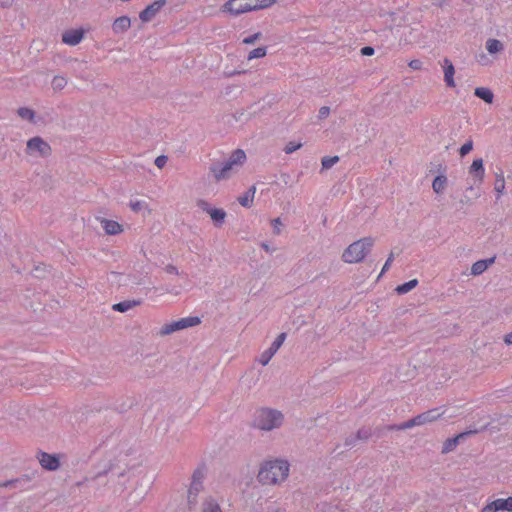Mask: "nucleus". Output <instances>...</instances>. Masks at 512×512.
I'll return each instance as SVG.
<instances>
[{
    "label": "nucleus",
    "instance_id": "1",
    "mask_svg": "<svg viewBox=\"0 0 512 512\" xmlns=\"http://www.w3.org/2000/svg\"><path fill=\"white\" fill-rule=\"evenodd\" d=\"M289 475V464L285 460H269L261 464L257 480L262 485H277L287 479Z\"/></svg>",
    "mask_w": 512,
    "mask_h": 512
},
{
    "label": "nucleus",
    "instance_id": "2",
    "mask_svg": "<svg viewBox=\"0 0 512 512\" xmlns=\"http://www.w3.org/2000/svg\"><path fill=\"white\" fill-rule=\"evenodd\" d=\"M246 154L242 149H236L232 152L228 160L222 165H213L209 171L216 182L229 179L245 163Z\"/></svg>",
    "mask_w": 512,
    "mask_h": 512
},
{
    "label": "nucleus",
    "instance_id": "3",
    "mask_svg": "<svg viewBox=\"0 0 512 512\" xmlns=\"http://www.w3.org/2000/svg\"><path fill=\"white\" fill-rule=\"evenodd\" d=\"M284 421V415L280 410L262 408L257 411L254 426L262 431L278 429Z\"/></svg>",
    "mask_w": 512,
    "mask_h": 512
},
{
    "label": "nucleus",
    "instance_id": "4",
    "mask_svg": "<svg viewBox=\"0 0 512 512\" xmlns=\"http://www.w3.org/2000/svg\"><path fill=\"white\" fill-rule=\"evenodd\" d=\"M373 244L374 240L371 237H365L353 242L343 252L342 260L349 264L361 262Z\"/></svg>",
    "mask_w": 512,
    "mask_h": 512
},
{
    "label": "nucleus",
    "instance_id": "5",
    "mask_svg": "<svg viewBox=\"0 0 512 512\" xmlns=\"http://www.w3.org/2000/svg\"><path fill=\"white\" fill-rule=\"evenodd\" d=\"M25 154L33 158H48L52 154V148L42 137L34 136L26 142Z\"/></svg>",
    "mask_w": 512,
    "mask_h": 512
},
{
    "label": "nucleus",
    "instance_id": "6",
    "mask_svg": "<svg viewBox=\"0 0 512 512\" xmlns=\"http://www.w3.org/2000/svg\"><path fill=\"white\" fill-rule=\"evenodd\" d=\"M201 323V320L197 316H190L181 318L176 321H172L169 323H165L161 326V328L158 330L157 335L160 337H165L168 335L173 334L174 332L197 326Z\"/></svg>",
    "mask_w": 512,
    "mask_h": 512
},
{
    "label": "nucleus",
    "instance_id": "7",
    "mask_svg": "<svg viewBox=\"0 0 512 512\" xmlns=\"http://www.w3.org/2000/svg\"><path fill=\"white\" fill-rule=\"evenodd\" d=\"M205 472L203 468H197L192 474V481L188 489V505L190 509H193L197 504V497L203 490V479Z\"/></svg>",
    "mask_w": 512,
    "mask_h": 512
},
{
    "label": "nucleus",
    "instance_id": "8",
    "mask_svg": "<svg viewBox=\"0 0 512 512\" xmlns=\"http://www.w3.org/2000/svg\"><path fill=\"white\" fill-rule=\"evenodd\" d=\"M125 467L115 466L108 471V483L110 488L115 491H122L127 483V467L128 463H124Z\"/></svg>",
    "mask_w": 512,
    "mask_h": 512
},
{
    "label": "nucleus",
    "instance_id": "9",
    "mask_svg": "<svg viewBox=\"0 0 512 512\" xmlns=\"http://www.w3.org/2000/svg\"><path fill=\"white\" fill-rule=\"evenodd\" d=\"M222 11L240 15L251 11V3L248 0H229L222 6Z\"/></svg>",
    "mask_w": 512,
    "mask_h": 512
},
{
    "label": "nucleus",
    "instance_id": "10",
    "mask_svg": "<svg viewBox=\"0 0 512 512\" xmlns=\"http://www.w3.org/2000/svg\"><path fill=\"white\" fill-rule=\"evenodd\" d=\"M37 460L41 467L48 471H56L60 467V459L55 454H49L43 451H39L36 455Z\"/></svg>",
    "mask_w": 512,
    "mask_h": 512
},
{
    "label": "nucleus",
    "instance_id": "11",
    "mask_svg": "<svg viewBox=\"0 0 512 512\" xmlns=\"http://www.w3.org/2000/svg\"><path fill=\"white\" fill-rule=\"evenodd\" d=\"M153 485V478L149 477L139 482L130 493V497L134 502H141L150 492Z\"/></svg>",
    "mask_w": 512,
    "mask_h": 512
},
{
    "label": "nucleus",
    "instance_id": "12",
    "mask_svg": "<svg viewBox=\"0 0 512 512\" xmlns=\"http://www.w3.org/2000/svg\"><path fill=\"white\" fill-rule=\"evenodd\" d=\"M286 338L285 333H280L277 338L274 340V342L271 344V346L265 350L259 358V362L266 366L271 358L275 355V353L279 350V348L282 346Z\"/></svg>",
    "mask_w": 512,
    "mask_h": 512
},
{
    "label": "nucleus",
    "instance_id": "13",
    "mask_svg": "<svg viewBox=\"0 0 512 512\" xmlns=\"http://www.w3.org/2000/svg\"><path fill=\"white\" fill-rule=\"evenodd\" d=\"M499 511H508L512 512V497H508L506 499H496L486 504L481 512H499Z\"/></svg>",
    "mask_w": 512,
    "mask_h": 512
},
{
    "label": "nucleus",
    "instance_id": "14",
    "mask_svg": "<svg viewBox=\"0 0 512 512\" xmlns=\"http://www.w3.org/2000/svg\"><path fill=\"white\" fill-rule=\"evenodd\" d=\"M166 0H156L148 5L143 11L140 12L139 18L142 22L146 23L151 21L156 14L165 6Z\"/></svg>",
    "mask_w": 512,
    "mask_h": 512
},
{
    "label": "nucleus",
    "instance_id": "15",
    "mask_svg": "<svg viewBox=\"0 0 512 512\" xmlns=\"http://www.w3.org/2000/svg\"><path fill=\"white\" fill-rule=\"evenodd\" d=\"M95 221L99 222L107 235H117L123 232V226L117 221L96 217Z\"/></svg>",
    "mask_w": 512,
    "mask_h": 512
},
{
    "label": "nucleus",
    "instance_id": "16",
    "mask_svg": "<svg viewBox=\"0 0 512 512\" xmlns=\"http://www.w3.org/2000/svg\"><path fill=\"white\" fill-rule=\"evenodd\" d=\"M84 37V31L82 29L67 30L62 34L63 43L75 46L79 44Z\"/></svg>",
    "mask_w": 512,
    "mask_h": 512
},
{
    "label": "nucleus",
    "instance_id": "17",
    "mask_svg": "<svg viewBox=\"0 0 512 512\" xmlns=\"http://www.w3.org/2000/svg\"><path fill=\"white\" fill-rule=\"evenodd\" d=\"M257 115V104L249 106L247 109L236 111L233 115L235 121L247 123Z\"/></svg>",
    "mask_w": 512,
    "mask_h": 512
},
{
    "label": "nucleus",
    "instance_id": "18",
    "mask_svg": "<svg viewBox=\"0 0 512 512\" xmlns=\"http://www.w3.org/2000/svg\"><path fill=\"white\" fill-rule=\"evenodd\" d=\"M442 415V412L439 408L428 410L424 413H421L416 417V420L418 422V425H424L426 423H431L433 421H436L440 416Z\"/></svg>",
    "mask_w": 512,
    "mask_h": 512
},
{
    "label": "nucleus",
    "instance_id": "19",
    "mask_svg": "<svg viewBox=\"0 0 512 512\" xmlns=\"http://www.w3.org/2000/svg\"><path fill=\"white\" fill-rule=\"evenodd\" d=\"M131 26V20L128 16H121L114 20L112 30L115 34L126 32Z\"/></svg>",
    "mask_w": 512,
    "mask_h": 512
},
{
    "label": "nucleus",
    "instance_id": "20",
    "mask_svg": "<svg viewBox=\"0 0 512 512\" xmlns=\"http://www.w3.org/2000/svg\"><path fill=\"white\" fill-rule=\"evenodd\" d=\"M495 261V257L485 259V260H478L476 261L472 267H471V274L474 276L482 274L484 271L488 269V267L493 264Z\"/></svg>",
    "mask_w": 512,
    "mask_h": 512
},
{
    "label": "nucleus",
    "instance_id": "21",
    "mask_svg": "<svg viewBox=\"0 0 512 512\" xmlns=\"http://www.w3.org/2000/svg\"><path fill=\"white\" fill-rule=\"evenodd\" d=\"M469 173L474 175V178L479 182H482L484 179V168H483V160L481 158L475 159L470 168Z\"/></svg>",
    "mask_w": 512,
    "mask_h": 512
},
{
    "label": "nucleus",
    "instance_id": "22",
    "mask_svg": "<svg viewBox=\"0 0 512 512\" xmlns=\"http://www.w3.org/2000/svg\"><path fill=\"white\" fill-rule=\"evenodd\" d=\"M444 79L448 87H455V81H454V74H455V68L452 64V62L445 58L444 59Z\"/></svg>",
    "mask_w": 512,
    "mask_h": 512
},
{
    "label": "nucleus",
    "instance_id": "23",
    "mask_svg": "<svg viewBox=\"0 0 512 512\" xmlns=\"http://www.w3.org/2000/svg\"><path fill=\"white\" fill-rule=\"evenodd\" d=\"M18 117L22 120L28 121L29 123L36 124V113L33 109L28 107H19L16 111Z\"/></svg>",
    "mask_w": 512,
    "mask_h": 512
},
{
    "label": "nucleus",
    "instance_id": "24",
    "mask_svg": "<svg viewBox=\"0 0 512 512\" xmlns=\"http://www.w3.org/2000/svg\"><path fill=\"white\" fill-rule=\"evenodd\" d=\"M486 50L491 55L498 54L504 50V45L500 40L490 38L486 41Z\"/></svg>",
    "mask_w": 512,
    "mask_h": 512
},
{
    "label": "nucleus",
    "instance_id": "25",
    "mask_svg": "<svg viewBox=\"0 0 512 512\" xmlns=\"http://www.w3.org/2000/svg\"><path fill=\"white\" fill-rule=\"evenodd\" d=\"M446 186H447V177L445 175L436 176L432 182V189L438 195L443 194Z\"/></svg>",
    "mask_w": 512,
    "mask_h": 512
},
{
    "label": "nucleus",
    "instance_id": "26",
    "mask_svg": "<svg viewBox=\"0 0 512 512\" xmlns=\"http://www.w3.org/2000/svg\"><path fill=\"white\" fill-rule=\"evenodd\" d=\"M251 3V11L267 9L277 3V0H248Z\"/></svg>",
    "mask_w": 512,
    "mask_h": 512
},
{
    "label": "nucleus",
    "instance_id": "27",
    "mask_svg": "<svg viewBox=\"0 0 512 512\" xmlns=\"http://www.w3.org/2000/svg\"><path fill=\"white\" fill-rule=\"evenodd\" d=\"M256 193V187L251 186L249 190L238 198V202L243 207H250L253 203L254 195Z\"/></svg>",
    "mask_w": 512,
    "mask_h": 512
},
{
    "label": "nucleus",
    "instance_id": "28",
    "mask_svg": "<svg viewBox=\"0 0 512 512\" xmlns=\"http://www.w3.org/2000/svg\"><path fill=\"white\" fill-rule=\"evenodd\" d=\"M474 94L475 96H477L478 98L484 100L486 103H492L493 102V98H494V95L492 93V91L489 89V88H486V87H477L475 90H474Z\"/></svg>",
    "mask_w": 512,
    "mask_h": 512
},
{
    "label": "nucleus",
    "instance_id": "29",
    "mask_svg": "<svg viewBox=\"0 0 512 512\" xmlns=\"http://www.w3.org/2000/svg\"><path fill=\"white\" fill-rule=\"evenodd\" d=\"M202 512H222V509L215 499L208 497L202 504Z\"/></svg>",
    "mask_w": 512,
    "mask_h": 512
},
{
    "label": "nucleus",
    "instance_id": "30",
    "mask_svg": "<svg viewBox=\"0 0 512 512\" xmlns=\"http://www.w3.org/2000/svg\"><path fill=\"white\" fill-rule=\"evenodd\" d=\"M209 216L217 226H221L226 218V212L220 208H213L209 211Z\"/></svg>",
    "mask_w": 512,
    "mask_h": 512
},
{
    "label": "nucleus",
    "instance_id": "31",
    "mask_svg": "<svg viewBox=\"0 0 512 512\" xmlns=\"http://www.w3.org/2000/svg\"><path fill=\"white\" fill-rule=\"evenodd\" d=\"M140 301L138 300H126L113 305V309L118 312H126L135 306H138Z\"/></svg>",
    "mask_w": 512,
    "mask_h": 512
},
{
    "label": "nucleus",
    "instance_id": "32",
    "mask_svg": "<svg viewBox=\"0 0 512 512\" xmlns=\"http://www.w3.org/2000/svg\"><path fill=\"white\" fill-rule=\"evenodd\" d=\"M464 435V433H461L453 438L446 439L445 442L443 443L442 453L446 454L454 450L458 444L459 439L462 438Z\"/></svg>",
    "mask_w": 512,
    "mask_h": 512
},
{
    "label": "nucleus",
    "instance_id": "33",
    "mask_svg": "<svg viewBox=\"0 0 512 512\" xmlns=\"http://www.w3.org/2000/svg\"><path fill=\"white\" fill-rule=\"evenodd\" d=\"M67 83H68V81L64 76L56 75L52 79L51 86L55 92H59L65 88Z\"/></svg>",
    "mask_w": 512,
    "mask_h": 512
},
{
    "label": "nucleus",
    "instance_id": "34",
    "mask_svg": "<svg viewBox=\"0 0 512 512\" xmlns=\"http://www.w3.org/2000/svg\"><path fill=\"white\" fill-rule=\"evenodd\" d=\"M340 160L339 156H325L321 160L322 169L327 170L332 168Z\"/></svg>",
    "mask_w": 512,
    "mask_h": 512
},
{
    "label": "nucleus",
    "instance_id": "35",
    "mask_svg": "<svg viewBox=\"0 0 512 512\" xmlns=\"http://www.w3.org/2000/svg\"><path fill=\"white\" fill-rule=\"evenodd\" d=\"M495 191L498 194V198L503 194L505 189V179L502 173L496 174V181L494 186Z\"/></svg>",
    "mask_w": 512,
    "mask_h": 512
},
{
    "label": "nucleus",
    "instance_id": "36",
    "mask_svg": "<svg viewBox=\"0 0 512 512\" xmlns=\"http://www.w3.org/2000/svg\"><path fill=\"white\" fill-rule=\"evenodd\" d=\"M417 283L418 281L416 279H412L402 285L397 286L395 290L398 294H405L416 287Z\"/></svg>",
    "mask_w": 512,
    "mask_h": 512
},
{
    "label": "nucleus",
    "instance_id": "37",
    "mask_svg": "<svg viewBox=\"0 0 512 512\" xmlns=\"http://www.w3.org/2000/svg\"><path fill=\"white\" fill-rule=\"evenodd\" d=\"M266 53H267V50L265 47H258V48L253 49L248 54L247 59L252 60V59L262 58V57L266 56Z\"/></svg>",
    "mask_w": 512,
    "mask_h": 512
},
{
    "label": "nucleus",
    "instance_id": "38",
    "mask_svg": "<svg viewBox=\"0 0 512 512\" xmlns=\"http://www.w3.org/2000/svg\"><path fill=\"white\" fill-rule=\"evenodd\" d=\"M303 146V144L301 142L299 143H295L293 141L291 142H288L285 147H284V152L286 154H291L293 153L294 151L300 149L301 147Z\"/></svg>",
    "mask_w": 512,
    "mask_h": 512
},
{
    "label": "nucleus",
    "instance_id": "39",
    "mask_svg": "<svg viewBox=\"0 0 512 512\" xmlns=\"http://www.w3.org/2000/svg\"><path fill=\"white\" fill-rule=\"evenodd\" d=\"M473 149V141L469 139L466 141L459 149V154L461 157L466 156Z\"/></svg>",
    "mask_w": 512,
    "mask_h": 512
},
{
    "label": "nucleus",
    "instance_id": "40",
    "mask_svg": "<svg viewBox=\"0 0 512 512\" xmlns=\"http://www.w3.org/2000/svg\"><path fill=\"white\" fill-rule=\"evenodd\" d=\"M262 38V33L261 32H257V33H254L253 35L249 36V37H246L242 40L243 44H246V45H251V44H254L256 41L260 40Z\"/></svg>",
    "mask_w": 512,
    "mask_h": 512
},
{
    "label": "nucleus",
    "instance_id": "41",
    "mask_svg": "<svg viewBox=\"0 0 512 512\" xmlns=\"http://www.w3.org/2000/svg\"><path fill=\"white\" fill-rule=\"evenodd\" d=\"M414 426H419L418 422L416 420V417H414V418H412V419L402 423L401 425L398 426V429L399 430H406V429H410V428H412Z\"/></svg>",
    "mask_w": 512,
    "mask_h": 512
},
{
    "label": "nucleus",
    "instance_id": "42",
    "mask_svg": "<svg viewBox=\"0 0 512 512\" xmlns=\"http://www.w3.org/2000/svg\"><path fill=\"white\" fill-rule=\"evenodd\" d=\"M197 207L200 208L202 211L206 212L207 214H209V211H212L213 209V207H211L210 204L203 199L197 201Z\"/></svg>",
    "mask_w": 512,
    "mask_h": 512
},
{
    "label": "nucleus",
    "instance_id": "43",
    "mask_svg": "<svg viewBox=\"0 0 512 512\" xmlns=\"http://www.w3.org/2000/svg\"><path fill=\"white\" fill-rule=\"evenodd\" d=\"M271 224L273 226L274 233L279 235L281 233V227L283 226L281 219L275 218L272 220Z\"/></svg>",
    "mask_w": 512,
    "mask_h": 512
},
{
    "label": "nucleus",
    "instance_id": "44",
    "mask_svg": "<svg viewBox=\"0 0 512 512\" xmlns=\"http://www.w3.org/2000/svg\"><path fill=\"white\" fill-rule=\"evenodd\" d=\"M167 160H168V158H167L165 155H160V156H158V157L155 159V165H156L159 169H162V168L166 165Z\"/></svg>",
    "mask_w": 512,
    "mask_h": 512
},
{
    "label": "nucleus",
    "instance_id": "45",
    "mask_svg": "<svg viewBox=\"0 0 512 512\" xmlns=\"http://www.w3.org/2000/svg\"><path fill=\"white\" fill-rule=\"evenodd\" d=\"M145 207V204L141 201H132L130 202V208L134 211V212H139L141 211L143 208Z\"/></svg>",
    "mask_w": 512,
    "mask_h": 512
},
{
    "label": "nucleus",
    "instance_id": "46",
    "mask_svg": "<svg viewBox=\"0 0 512 512\" xmlns=\"http://www.w3.org/2000/svg\"><path fill=\"white\" fill-rule=\"evenodd\" d=\"M393 259H394V254H393V253H391V254L389 255L388 259L386 260V262H385V264H384V266H383V268H382V271H381V273L379 274V276H378V277H381V276L383 275V273H385V272L389 269V267H390V265H391V263H392Z\"/></svg>",
    "mask_w": 512,
    "mask_h": 512
},
{
    "label": "nucleus",
    "instance_id": "47",
    "mask_svg": "<svg viewBox=\"0 0 512 512\" xmlns=\"http://www.w3.org/2000/svg\"><path fill=\"white\" fill-rule=\"evenodd\" d=\"M329 114H330V108L328 106H322L319 109L318 117L320 119H325L329 116Z\"/></svg>",
    "mask_w": 512,
    "mask_h": 512
},
{
    "label": "nucleus",
    "instance_id": "48",
    "mask_svg": "<svg viewBox=\"0 0 512 512\" xmlns=\"http://www.w3.org/2000/svg\"><path fill=\"white\" fill-rule=\"evenodd\" d=\"M361 54L364 56H372L374 54V48L370 46H365L361 49Z\"/></svg>",
    "mask_w": 512,
    "mask_h": 512
},
{
    "label": "nucleus",
    "instance_id": "49",
    "mask_svg": "<svg viewBox=\"0 0 512 512\" xmlns=\"http://www.w3.org/2000/svg\"><path fill=\"white\" fill-rule=\"evenodd\" d=\"M421 66H422V63H421V61H420V60L415 59V60H411V61L409 62V67H410V68H412V69H414V70H418V69H420V68H421Z\"/></svg>",
    "mask_w": 512,
    "mask_h": 512
},
{
    "label": "nucleus",
    "instance_id": "50",
    "mask_svg": "<svg viewBox=\"0 0 512 512\" xmlns=\"http://www.w3.org/2000/svg\"><path fill=\"white\" fill-rule=\"evenodd\" d=\"M14 0H0V7L9 8L13 5Z\"/></svg>",
    "mask_w": 512,
    "mask_h": 512
},
{
    "label": "nucleus",
    "instance_id": "51",
    "mask_svg": "<svg viewBox=\"0 0 512 512\" xmlns=\"http://www.w3.org/2000/svg\"><path fill=\"white\" fill-rule=\"evenodd\" d=\"M165 271L168 273V274H178V270L175 266L173 265H167L165 267Z\"/></svg>",
    "mask_w": 512,
    "mask_h": 512
},
{
    "label": "nucleus",
    "instance_id": "52",
    "mask_svg": "<svg viewBox=\"0 0 512 512\" xmlns=\"http://www.w3.org/2000/svg\"><path fill=\"white\" fill-rule=\"evenodd\" d=\"M504 342L507 344V345H511L512 344V332L505 335L504 337Z\"/></svg>",
    "mask_w": 512,
    "mask_h": 512
},
{
    "label": "nucleus",
    "instance_id": "53",
    "mask_svg": "<svg viewBox=\"0 0 512 512\" xmlns=\"http://www.w3.org/2000/svg\"><path fill=\"white\" fill-rule=\"evenodd\" d=\"M14 482V480L6 481L4 483H0V487H7L11 485Z\"/></svg>",
    "mask_w": 512,
    "mask_h": 512
},
{
    "label": "nucleus",
    "instance_id": "54",
    "mask_svg": "<svg viewBox=\"0 0 512 512\" xmlns=\"http://www.w3.org/2000/svg\"><path fill=\"white\" fill-rule=\"evenodd\" d=\"M261 247H262L265 251H267V252H268V251H270V247H269V245H268L267 243H262V244H261Z\"/></svg>",
    "mask_w": 512,
    "mask_h": 512
}]
</instances>
